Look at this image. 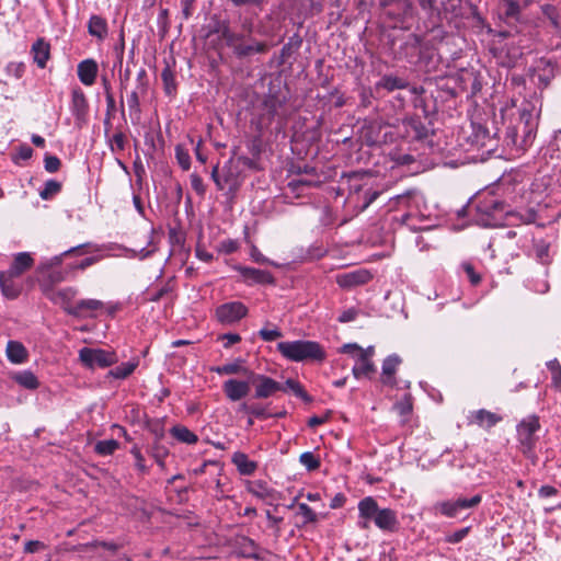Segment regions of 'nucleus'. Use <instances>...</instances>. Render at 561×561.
Masks as SVG:
<instances>
[{"label":"nucleus","instance_id":"nucleus-60","mask_svg":"<svg viewBox=\"0 0 561 561\" xmlns=\"http://www.w3.org/2000/svg\"><path fill=\"white\" fill-rule=\"evenodd\" d=\"M505 1V9H504V15L507 19H516L519 13V4L517 1L514 0H504Z\"/></svg>","mask_w":561,"mask_h":561},{"label":"nucleus","instance_id":"nucleus-43","mask_svg":"<svg viewBox=\"0 0 561 561\" xmlns=\"http://www.w3.org/2000/svg\"><path fill=\"white\" fill-rule=\"evenodd\" d=\"M299 462L308 470L316 471L320 468V459L312 451H305L299 456Z\"/></svg>","mask_w":561,"mask_h":561},{"label":"nucleus","instance_id":"nucleus-22","mask_svg":"<svg viewBox=\"0 0 561 561\" xmlns=\"http://www.w3.org/2000/svg\"><path fill=\"white\" fill-rule=\"evenodd\" d=\"M211 370L221 376L222 375H242V376H247L248 378L253 376V371L248 369L247 367H244L242 365L241 359H237L232 363H228V364H225L221 366L214 367V368H211Z\"/></svg>","mask_w":561,"mask_h":561},{"label":"nucleus","instance_id":"nucleus-25","mask_svg":"<svg viewBox=\"0 0 561 561\" xmlns=\"http://www.w3.org/2000/svg\"><path fill=\"white\" fill-rule=\"evenodd\" d=\"M409 83L403 78L386 75L383 76L377 83L376 89H383L388 92H392L394 90H402L408 88Z\"/></svg>","mask_w":561,"mask_h":561},{"label":"nucleus","instance_id":"nucleus-41","mask_svg":"<svg viewBox=\"0 0 561 561\" xmlns=\"http://www.w3.org/2000/svg\"><path fill=\"white\" fill-rule=\"evenodd\" d=\"M407 131L415 139H423L427 136V128L421 121L411 119L405 123Z\"/></svg>","mask_w":561,"mask_h":561},{"label":"nucleus","instance_id":"nucleus-4","mask_svg":"<svg viewBox=\"0 0 561 561\" xmlns=\"http://www.w3.org/2000/svg\"><path fill=\"white\" fill-rule=\"evenodd\" d=\"M79 360L88 369L106 368L117 363V356L114 352L83 347L79 351Z\"/></svg>","mask_w":561,"mask_h":561},{"label":"nucleus","instance_id":"nucleus-52","mask_svg":"<svg viewBox=\"0 0 561 561\" xmlns=\"http://www.w3.org/2000/svg\"><path fill=\"white\" fill-rule=\"evenodd\" d=\"M260 337L265 342H272L283 336V333L277 328H263L259 331Z\"/></svg>","mask_w":561,"mask_h":561},{"label":"nucleus","instance_id":"nucleus-63","mask_svg":"<svg viewBox=\"0 0 561 561\" xmlns=\"http://www.w3.org/2000/svg\"><path fill=\"white\" fill-rule=\"evenodd\" d=\"M218 340L224 341V346L226 348L241 341V337L237 333H225L218 336Z\"/></svg>","mask_w":561,"mask_h":561},{"label":"nucleus","instance_id":"nucleus-6","mask_svg":"<svg viewBox=\"0 0 561 561\" xmlns=\"http://www.w3.org/2000/svg\"><path fill=\"white\" fill-rule=\"evenodd\" d=\"M251 383L255 386V394L256 399H266L272 397L277 391H286L283 383L267 377L265 375L254 374L249 378Z\"/></svg>","mask_w":561,"mask_h":561},{"label":"nucleus","instance_id":"nucleus-64","mask_svg":"<svg viewBox=\"0 0 561 561\" xmlns=\"http://www.w3.org/2000/svg\"><path fill=\"white\" fill-rule=\"evenodd\" d=\"M238 249V242L231 239H227L220 242L219 250L226 254L236 252Z\"/></svg>","mask_w":561,"mask_h":561},{"label":"nucleus","instance_id":"nucleus-55","mask_svg":"<svg viewBox=\"0 0 561 561\" xmlns=\"http://www.w3.org/2000/svg\"><path fill=\"white\" fill-rule=\"evenodd\" d=\"M461 268L467 274L472 285H478L481 282V275L476 272L473 265L470 262L461 263Z\"/></svg>","mask_w":561,"mask_h":561},{"label":"nucleus","instance_id":"nucleus-31","mask_svg":"<svg viewBox=\"0 0 561 561\" xmlns=\"http://www.w3.org/2000/svg\"><path fill=\"white\" fill-rule=\"evenodd\" d=\"M218 32H220L221 38L231 49H233L236 45L238 46V44L242 43L245 38L244 34L236 33L228 24L220 25Z\"/></svg>","mask_w":561,"mask_h":561},{"label":"nucleus","instance_id":"nucleus-40","mask_svg":"<svg viewBox=\"0 0 561 561\" xmlns=\"http://www.w3.org/2000/svg\"><path fill=\"white\" fill-rule=\"evenodd\" d=\"M549 249V243L543 240H539L534 243L535 256L539 263L543 265L550 263Z\"/></svg>","mask_w":561,"mask_h":561},{"label":"nucleus","instance_id":"nucleus-49","mask_svg":"<svg viewBox=\"0 0 561 561\" xmlns=\"http://www.w3.org/2000/svg\"><path fill=\"white\" fill-rule=\"evenodd\" d=\"M548 369L552 374V382L556 388H561V365L558 359L550 360L548 364Z\"/></svg>","mask_w":561,"mask_h":561},{"label":"nucleus","instance_id":"nucleus-36","mask_svg":"<svg viewBox=\"0 0 561 561\" xmlns=\"http://www.w3.org/2000/svg\"><path fill=\"white\" fill-rule=\"evenodd\" d=\"M119 447L115 439L99 440L94 446V451L100 456L113 455Z\"/></svg>","mask_w":561,"mask_h":561},{"label":"nucleus","instance_id":"nucleus-35","mask_svg":"<svg viewBox=\"0 0 561 561\" xmlns=\"http://www.w3.org/2000/svg\"><path fill=\"white\" fill-rule=\"evenodd\" d=\"M297 515H300L302 520L298 527H304L308 524H314L318 522L317 513L306 503H299L297 506Z\"/></svg>","mask_w":561,"mask_h":561},{"label":"nucleus","instance_id":"nucleus-15","mask_svg":"<svg viewBox=\"0 0 561 561\" xmlns=\"http://www.w3.org/2000/svg\"><path fill=\"white\" fill-rule=\"evenodd\" d=\"M553 67L550 61L541 59L536 67L531 70V78L537 80L541 88H547L553 78Z\"/></svg>","mask_w":561,"mask_h":561},{"label":"nucleus","instance_id":"nucleus-21","mask_svg":"<svg viewBox=\"0 0 561 561\" xmlns=\"http://www.w3.org/2000/svg\"><path fill=\"white\" fill-rule=\"evenodd\" d=\"M33 262L34 260L28 252H20L14 256L10 268L7 272L19 277L25 271L32 267Z\"/></svg>","mask_w":561,"mask_h":561},{"label":"nucleus","instance_id":"nucleus-3","mask_svg":"<svg viewBox=\"0 0 561 561\" xmlns=\"http://www.w3.org/2000/svg\"><path fill=\"white\" fill-rule=\"evenodd\" d=\"M536 122L533 114L528 111L520 113L519 124L516 127L508 128L506 137L508 144L520 149H526L535 138Z\"/></svg>","mask_w":561,"mask_h":561},{"label":"nucleus","instance_id":"nucleus-44","mask_svg":"<svg viewBox=\"0 0 561 561\" xmlns=\"http://www.w3.org/2000/svg\"><path fill=\"white\" fill-rule=\"evenodd\" d=\"M263 104L268 115L274 117L275 115H278V110L285 104V99H280L276 95H268L264 100Z\"/></svg>","mask_w":561,"mask_h":561},{"label":"nucleus","instance_id":"nucleus-1","mask_svg":"<svg viewBox=\"0 0 561 561\" xmlns=\"http://www.w3.org/2000/svg\"><path fill=\"white\" fill-rule=\"evenodd\" d=\"M277 351L291 362H316L322 363L327 353L321 344L310 340H296L279 342Z\"/></svg>","mask_w":561,"mask_h":561},{"label":"nucleus","instance_id":"nucleus-34","mask_svg":"<svg viewBox=\"0 0 561 561\" xmlns=\"http://www.w3.org/2000/svg\"><path fill=\"white\" fill-rule=\"evenodd\" d=\"M171 434L179 442L185 444H195L198 440V437L190 431L186 426L175 425L171 428Z\"/></svg>","mask_w":561,"mask_h":561},{"label":"nucleus","instance_id":"nucleus-10","mask_svg":"<svg viewBox=\"0 0 561 561\" xmlns=\"http://www.w3.org/2000/svg\"><path fill=\"white\" fill-rule=\"evenodd\" d=\"M251 380L228 379L222 385L226 397L231 401H239L250 392Z\"/></svg>","mask_w":561,"mask_h":561},{"label":"nucleus","instance_id":"nucleus-16","mask_svg":"<svg viewBox=\"0 0 561 561\" xmlns=\"http://www.w3.org/2000/svg\"><path fill=\"white\" fill-rule=\"evenodd\" d=\"M33 60L38 68L44 69L50 58V45L43 38H38L31 48Z\"/></svg>","mask_w":561,"mask_h":561},{"label":"nucleus","instance_id":"nucleus-62","mask_svg":"<svg viewBox=\"0 0 561 561\" xmlns=\"http://www.w3.org/2000/svg\"><path fill=\"white\" fill-rule=\"evenodd\" d=\"M127 104L130 112L135 114L140 113V100L137 91H133L127 98Z\"/></svg>","mask_w":561,"mask_h":561},{"label":"nucleus","instance_id":"nucleus-38","mask_svg":"<svg viewBox=\"0 0 561 561\" xmlns=\"http://www.w3.org/2000/svg\"><path fill=\"white\" fill-rule=\"evenodd\" d=\"M61 191V183L56 180H48L45 182L43 188L39 191V196L44 201H49Z\"/></svg>","mask_w":561,"mask_h":561},{"label":"nucleus","instance_id":"nucleus-28","mask_svg":"<svg viewBox=\"0 0 561 561\" xmlns=\"http://www.w3.org/2000/svg\"><path fill=\"white\" fill-rule=\"evenodd\" d=\"M501 208L502 204L493 197L484 198L477 205V210L488 217L486 219H483V225L485 226L491 224V217H493L494 213Z\"/></svg>","mask_w":561,"mask_h":561},{"label":"nucleus","instance_id":"nucleus-32","mask_svg":"<svg viewBox=\"0 0 561 561\" xmlns=\"http://www.w3.org/2000/svg\"><path fill=\"white\" fill-rule=\"evenodd\" d=\"M248 309L240 301H230L221 305L217 309V316H247Z\"/></svg>","mask_w":561,"mask_h":561},{"label":"nucleus","instance_id":"nucleus-59","mask_svg":"<svg viewBox=\"0 0 561 561\" xmlns=\"http://www.w3.org/2000/svg\"><path fill=\"white\" fill-rule=\"evenodd\" d=\"M61 162L58 157L46 154L44 159L45 170L49 173L57 172L60 169Z\"/></svg>","mask_w":561,"mask_h":561},{"label":"nucleus","instance_id":"nucleus-47","mask_svg":"<svg viewBox=\"0 0 561 561\" xmlns=\"http://www.w3.org/2000/svg\"><path fill=\"white\" fill-rule=\"evenodd\" d=\"M233 7L249 8L261 11L266 3V0H228Z\"/></svg>","mask_w":561,"mask_h":561},{"label":"nucleus","instance_id":"nucleus-58","mask_svg":"<svg viewBox=\"0 0 561 561\" xmlns=\"http://www.w3.org/2000/svg\"><path fill=\"white\" fill-rule=\"evenodd\" d=\"M470 529L471 528L469 526L458 529L457 531H455L450 535H447L445 538V541L448 543H458V542L462 541L468 536Z\"/></svg>","mask_w":561,"mask_h":561},{"label":"nucleus","instance_id":"nucleus-20","mask_svg":"<svg viewBox=\"0 0 561 561\" xmlns=\"http://www.w3.org/2000/svg\"><path fill=\"white\" fill-rule=\"evenodd\" d=\"M88 33L92 37H95L99 41H103L108 33L106 20L98 14L91 15L88 22Z\"/></svg>","mask_w":561,"mask_h":561},{"label":"nucleus","instance_id":"nucleus-48","mask_svg":"<svg viewBox=\"0 0 561 561\" xmlns=\"http://www.w3.org/2000/svg\"><path fill=\"white\" fill-rule=\"evenodd\" d=\"M175 158L183 170L186 171L191 168V156L181 145L175 147Z\"/></svg>","mask_w":561,"mask_h":561},{"label":"nucleus","instance_id":"nucleus-5","mask_svg":"<svg viewBox=\"0 0 561 561\" xmlns=\"http://www.w3.org/2000/svg\"><path fill=\"white\" fill-rule=\"evenodd\" d=\"M540 428L539 419L529 416L523 420L517 426V437L523 454L528 455L533 451L537 440V432Z\"/></svg>","mask_w":561,"mask_h":561},{"label":"nucleus","instance_id":"nucleus-14","mask_svg":"<svg viewBox=\"0 0 561 561\" xmlns=\"http://www.w3.org/2000/svg\"><path fill=\"white\" fill-rule=\"evenodd\" d=\"M268 49V45L264 42H259L255 39H250L249 43H244V41L232 49L233 54L237 58L243 59L253 54H264Z\"/></svg>","mask_w":561,"mask_h":561},{"label":"nucleus","instance_id":"nucleus-45","mask_svg":"<svg viewBox=\"0 0 561 561\" xmlns=\"http://www.w3.org/2000/svg\"><path fill=\"white\" fill-rule=\"evenodd\" d=\"M283 386L285 387L286 391H293L296 397L302 399L305 402L312 401L311 397L305 391V389L298 381L294 379H287Z\"/></svg>","mask_w":561,"mask_h":561},{"label":"nucleus","instance_id":"nucleus-61","mask_svg":"<svg viewBox=\"0 0 561 561\" xmlns=\"http://www.w3.org/2000/svg\"><path fill=\"white\" fill-rule=\"evenodd\" d=\"M190 179H191V186H192V188L198 195H204L205 192H206V187H205V185L203 183V179L198 174H196V173L191 174Z\"/></svg>","mask_w":561,"mask_h":561},{"label":"nucleus","instance_id":"nucleus-33","mask_svg":"<svg viewBox=\"0 0 561 561\" xmlns=\"http://www.w3.org/2000/svg\"><path fill=\"white\" fill-rule=\"evenodd\" d=\"M82 247L83 245H78V247L71 248V249L62 252L59 255H55V256H53L50 259H46L45 261L41 262V264L38 266L39 272L41 273H48L49 271L53 270V267L59 266L62 263L64 256H66V255H68L70 253L76 252L77 250H79Z\"/></svg>","mask_w":561,"mask_h":561},{"label":"nucleus","instance_id":"nucleus-56","mask_svg":"<svg viewBox=\"0 0 561 561\" xmlns=\"http://www.w3.org/2000/svg\"><path fill=\"white\" fill-rule=\"evenodd\" d=\"M126 145V137L122 131H118L113 135L110 147L112 151H123Z\"/></svg>","mask_w":561,"mask_h":561},{"label":"nucleus","instance_id":"nucleus-12","mask_svg":"<svg viewBox=\"0 0 561 561\" xmlns=\"http://www.w3.org/2000/svg\"><path fill=\"white\" fill-rule=\"evenodd\" d=\"M502 421V416L485 409L473 411L468 416L469 424H476L482 428H491Z\"/></svg>","mask_w":561,"mask_h":561},{"label":"nucleus","instance_id":"nucleus-18","mask_svg":"<svg viewBox=\"0 0 561 561\" xmlns=\"http://www.w3.org/2000/svg\"><path fill=\"white\" fill-rule=\"evenodd\" d=\"M400 364H401V358L396 354L388 356L383 360L381 380L385 385H389V386L396 385L394 374Z\"/></svg>","mask_w":561,"mask_h":561},{"label":"nucleus","instance_id":"nucleus-29","mask_svg":"<svg viewBox=\"0 0 561 561\" xmlns=\"http://www.w3.org/2000/svg\"><path fill=\"white\" fill-rule=\"evenodd\" d=\"M379 506L377 504V501L371 497V496H367V497H364L359 503H358V512H359V516L365 518V519H375L376 515L378 514L379 512Z\"/></svg>","mask_w":561,"mask_h":561},{"label":"nucleus","instance_id":"nucleus-7","mask_svg":"<svg viewBox=\"0 0 561 561\" xmlns=\"http://www.w3.org/2000/svg\"><path fill=\"white\" fill-rule=\"evenodd\" d=\"M373 278L371 273L365 268H358L335 276L336 284L344 289H353L367 284Z\"/></svg>","mask_w":561,"mask_h":561},{"label":"nucleus","instance_id":"nucleus-30","mask_svg":"<svg viewBox=\"0 0 561 561\" xmlns=\"http://www.w3.org/2000/svg\"><path fill=\"white\" fill-rule=\"evenodd\" d=\"M414 9L409 0H398L393 10H387V14L398 21L413 16Z\"/></svg>","mask_w":561,"mask_h":561},{"label":"nucleus","instance_id":"nucleus-42","mask_svg":"<svg viewBox=\"0 0 561 561\" xmlns=\"http://www.w3.org/2000/svg\"><path fill=\"white\" fill-rule=\"evenodd\" d=\"M15 381L26 389L33 390L38 387V380L32 371H23L14 377Z\"/></svg>","mask_w":561,"mask_h":561},{"label":"nucleus","instance_id":"nucleus-54","mask_svg":"<svg viewBox=\"0 0 561 561\" xmlns=\"http://www.w3.org/2000/svg\"><path fill=\"white\" fill-rule=\"evenodd\" d=\"M5 72L9 76L20 79L25 72V65L24 62H9L5 67Z\"/></svg>","mask_w":561,"mask_h":561},{"label":"nucleus","instance_id":"nucleus-19","mask_svg":"<svg viewBox=\"0 0 561 561\" xmlns=\"http://www.w3.org/2000/svg\"><path fill=\"white\" fill-rule=\"evenodd\" d=\"M16 276L8 272L0 273V287L4 297L14 299L20 295L21 286L15 282Z\"/></svg>","mask_w":561,"mask_h":561},{"label":"nucleus","instance_id":"nucleus-23","mask_svg":"<svg viewBox=\"0 0 561 561\" xmlns=\"http://www.w3.org/2000/svg\"><path fill=\"white\" fill-rule=\"evenodd\" d=\"M237 548H238L239 554L242 556L243 558L255 559V560L261 559L260 554L257 553V550H259L257 543L249 537L242 536V537L238 538L237 539Z\"/></svg>","mask_w":561,"mask_h":561},{"label":"nucleus","instance_id":"nucleus-8","mask_svg":"<svg viewBox=\"0 0 561 561\" xmlns=\"http://www.w3.org/2000/svg\"><path fill=\"white\" fill-rule=\"evenodd\" d=\"M234 270L240 273L243 282H245L248 285H265L274 283L273 275L267 271L242 265H236Z\"/></svg>","mask_w":561,"mask_h":561},{"label":"nucleus","instance_id":"nucleus-46","mask_svg":"<svg viewBox=\"0 0 561 561\" xmlns=\"http://www.w3.org/2000/svg\"><path fill=\"white\" fill-rule=\"evenodd\" d=\"M137 363H123L122 365L110 370V375L116 379H125L134 373Z\"/></svg>","mask_w":561,"mask_h":561},{"label":"nucleus","instance_id":"nucleus-9","mask_svg":"<svg viewBox=\"0 0 561 561\" xmlns=\"http://www.w3.org/2000/svg\"><path fill=\"white\" fill-rule=\"evenodd\" d=\"M79 309H85L91 311H98L101 313L114 314L118 312H123V304L115 301L104 302L98 299H83L77 304Z\"/></svg>","mask_w":561,"mask_h":561},{"label":"nucleus","instance_id":"nucleus-50","mask_svg":"<svg viewBox=\"0 0 561 561\" xmlns=\"http://www.w3.org/2000/svg\"><path fill=\"white\" fill-rule=\"evenodd\" d=\"M482 501V496L480 494H476L474 496L470 499H458L456 500L457 506L459 507V511L461 510H469L472 507L478 506Z\"/></svg>","mask_w":561,"mask_h":561},{"label":"nucleus","instance_id":"nucleus-13","mask_svg":"<svg viewBox=\"0 0 561 561\" xmlns=\"http://www.w3.org/2000/svg\"><path fill=\"white\" fill-rule=\"evenodd\" d=\"M70 108L77 122L85 121L89 104L85 94L80 88L72 90Z\"/></svg>","mask_w":561,"mask_h":561},{"label":"nucleus","instance_id":"nucleus-53","mask_svg":"<svg viewBox=\"0 0 561 561\" xmlns=\"http://www.w3.org/2000/svg\"><path fill=\"white\" fill-rule=\"evenodd\" d=\"M249 491L260 499H265L270 495V490L266 486V483L262 481L253 482L252 485L249 488Z\"/></svg>","mask_w":561,"mask_h":561},{"label":"nucleus","instance_id":"nucleus-27","mask_svg":"<svg viewBox=\"0 0 561 561\" xmlns=\"http://www.w3.org/2000/svg\"><path fill=\"white\" fill-rule=\"evenodd\" d=\"M7 356L13 364H21L27 358V351L24 345L18 341H9L7 345Z\"/></svg>","mask_w":561,"mask_h":561},{"label":"nucleus","instance_id":"nucleus-37","mask_svg":"<svg viewBox=\"0 0 561 561\" xmlns=\"http://www.w3.org/2000/svg\"><path fill=\"white\" fill-rule=\"evenodd\" d=\"M473 131H474V141L480 147H491L492 146V137L490 136V133L486 127L482 125H472Z\"/></svg>","mask_w":561,"mask_h":561},{"label":"nucleus","instance_id":"nucleus-2","mask_svg":"<svg viewBox=\"0 0 561 561\" xmlns=\"http://www.w3.org/2000/svg\"><path fill=\"white\" fill-rule=\"evenodd\" d=\"M249 158L229 159L219 171L218 165L213 168L211 179L218 190H228L234 193L243 182L242 164H249Z\"/></svg>","mask_w":561,"mask_h":561},{"label":"nucleus","instance_id":"nucleus-11","mask_svg":"<svg viewBox=\"0 0 561 561\" xmlns=\"http://www.w3.org/2000/svg\"><path fill=\"white\" fill-rule=\"evenodd\" d=\"M98 72V62L92 58L84 59L77 66L78 78L80 82L87 87H91L95 83Z\"/></svg>","mask_w":561,"mask_h":561},{"label":"nucleus","instance_id":"nucleus-17","mask_svg":"<svg viewBox=\"0 0 561 561\" xmlns=\"http://www.w3.org/2000/svg\"><path fill=\"white\" fill-rule=\"evenodd\" d=\"M374 523L381 530L393 531L398 526L397 513L390 508L379 510Z\"/></svg>","mask_w":561,"mask_h":561},{"label":"nucleus","instance_id":"nucleus-26","mask_svg":"<svg viewBox=\"0 0 561 561\" xmlns=\"http://www.w3.org/2000/svg\"><path fill=\"white\" fill-rule=\"evenodd\" d=\"M232 463L237 467L238 471L243 476H251L257 468L255 461L249 459L243 453H234L232 456Z\"/></svg>","mask_w":561,"mask_h":561},{"label":"nucleus","instance_id":"nucleus-24","mask_svg":"<svg viewBox=\"0 0 561 561\" xmlns=\"http://www.w3.org/2000/svg\"><path fill=\"white\" fill-rule=\"evenodd\" d=\"M376 371V367L371 359L366 357L365 355H359L356 357V363L352 368V373L356 379L360 377H370Z\"/></svg>","mask_w":561,"mask_h":561},{"label":"nucleus","instance_id":"nucleus-57","mask_svg":"<svg viewBox=\"0 0 561 561\" xmlns=\"http://www.w3.org/2000/svg\"><path fill=\"white\" fill-rule=\"evenodd\" d=\"M131 455L135 457V467L141 473L148 472V467L145 463V458L140 453V449L137 446H134L130 450Z\"/></svg>","mask_w":561,"mask_h":561},{"label":"nucleus","instance_id":"nucleus-51","mask_svg":"<svg viewBox=\"0 0 561 561\" xmlns=\"http://www.w3.org/2000/svg\"><path fill=\"white\" fill-rule=\"evenodd\" d=\"M439 511L447 517H456L459 512L456 501H445L439 504Z\"/></svg>","mask_w":561,"mask_h":561},{"label":"nucleus","instance_id":"nucleus-39","mask_svg":"<svg viewBox=\"0 0 561 561\" xmlns=\"http://www.w3.org/2000/svg\"><path fill=\"white\" fill-rule=\"evenodd\" d=\"M156 435H157V440L154 442V444L152 445V447L150 449V455L160 467H163L164 458L168 456V449L164 446H162L159 442V437L162 436V432L161 433L156 432Z\"/></svg>","mask_w":561,"mask_h":561}]
</instances>
